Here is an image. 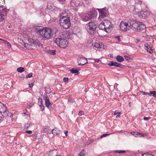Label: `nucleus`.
I'll return each mask as SVG.
<instances>
[{
  "instance_id": "48",
  "label": "nucleus",
  "mask_w": 156,
  "mask_h": 156,
  "mask_svg": "<svg viewBox=\"0 0 156 156\" xmlns=\"http://www.w3.org/2000/svg\"><path fill=\"white\" fill-rule=\"evenodd\" d=\"M58 1H59L61 3H63L66 0H58Z\"/></svg>"
},
{
  "instance_id": "55",
  "label": "nucleus",
  "mask_w": 156,
  "mask_h": 156,
  "mask_svg": "<svg viewBox=\"0 0 156 156\" xmlns=\"http://www.w3.org/2000/svg\"><path fill=\"white\" fill-rule=\"evenodd\" d=\"M2 117H0V120H1V119H2Z\"/></svg>"
},
{
  "instance_id": "8",
  "label": "nucleus",
  "mask_w": 156,
  "mask_h": 156,
  "mask_svg": "<svg viewBox=\"0 0 156 156\" xmlns=\"http://www.w3.org/2000/svg\"><path fill=\"white\" fill-rule=\"evenodd\" d=\"M120 26V29L124 31H127L130 29L129 23L123 22H122L121 23Z\"/></svg>"
},
{
  "instance_id": "30",
  "label": "nucleus",
  "mask_w": 156,
  "mask_h": 156,
  "mask_svg": "<svg viewBox=\"0 0 156 156\" xmlns=\"http://www.w3.org/2000/svg\"><path fill=\"white\" fill-rule=\"evenodd\" d=\"M114 115H117L116 116V117L117 118H118V117H119L120 116L121 113L120 112H117L116 111H115L114 112Z\"/></svg>"
},
{
  "instance_id": "54",
  "label": "nucleus",
  "mask_w": 156,
  "mask_h": 156,
  "mask_svg": "<svg viewBox=\"0 0 156 156\" xmlns=\"http://www.w3.org/2000/svg\"><path fill=\"white\" fill-rule=\"evenodd\" d=\"M133 132H131V133L132 134V135H133Z\"/></svg>"
},
{
  "instance_id": "9",
  "label": "nucleus",
  "mask_w": 156,
  "mask_h": 156,
  "mask_svg": "<svg viewBox=\"0 0 156 156\" xmlns=\"http://www.w3.org/2000/svg\"><path fill=\"white\" fill-rule=\"evenodd\" d=\"M129 23L130 28H131L134 30L137 31L139 22L136 23L134 20H132Z\"/></svg>"
},
{
  "instance_id": "45",
  "label": "nucleus",
  "mask_w": 156,
  "mask_h": 156,
  "mask_svg": "<svg viewBox=\"0 0 156 156\" xmlns=\"http://www.w3.org/2000/svg\"><path fill=\"white\" fill-rule=\"evenodd\" d=\"M140 92L143 95H144V94H147H147H149V93H146L145 92H144V91H141Z\"/></svg>"
},
{
  "instance_id": "4",
  "label": "nucleus",
  "mask_w": 156,
  "mask_h": 156,
  "mask_svg": "<svg viewBox=\"0 0 156 156\" xmlns=\"http://www.w3.org/2000/svg\"><path fill=\"white\" fill-rule=\"evenodd\" d=\"M98 24L95 21H91L86 26V28L87 31L90 34H92L95 30Z\"/></svg>"
},
{
  "instance_id": "40",
  "label": "nucleus",
  "mask_w": 156,
  "mask_h": 156,
  "mask_svg": "<svg viewBox=\"0 0 156 156\" xmlns=\"http://www.w3.org/2000/svg\"><path fill=\"white\" fill-rule=\"evenodd\" d=\"M63 80L65 82H68V78L64 77L63 78Z\"/></svg>"
},
{
  "instance_id": "17",
  "label": "nucleus",
  "mask_w": 156,
  "mask_h": 156,
  "mask_svg": "<svg viewBox=\"0 0 156 156\" xmlns=\"http://www.w3.org/2000/svg\"><path fill=\"white\" fill-rule=\"evenodd\" d=\"M81 18L82 20L83 21H87L88 20H90L88 17L87 14H83L81 16Z\"/></svg>"
},
{
  "instance_id": "51",
  "label": "nucleus",
  "mask_w": 156,
  "mask_h": 156,
  "mask_svg": "<svg viewBox=\"0 0 156 156\" xmlns=\"http://www.w3.org/2000/svg\"><path fill=\"white\" fill-rule=\"evenodd\" d=\"M0 40H1V41H4V43L5 42H6V41L5 40L2 38H0Z\"/></svg>"
},
{
  "instance_id": "10",
  "label": "nucleus",
  "mask_w": 156,
  "mask_h": 156,
  "mask_svg": "<svg viewBox=\"0 0 156 156\" xmlns=\"http://www.w3.org/2000/svg\"><path fill=\"white\" fill-rule=\"evenodd\" d=\"M43 98L45 101V104L46 106L49 108L50 106H51V104L50 102L47 94L44 93V94Z\"/></svg>"
},
{
  "instance_id": "34",
  "label": "nucleus",
  "mask_w": 156,
  "mask_h": 156,
  "mask_svg": "<svg viewBox=\"0 0 156 156\" xmlns=\"http://www.w3.org/2000/svg\"><path fill=\"white\" fill-rule=\"evenodd\" d=\"M39 106L41 107V108L42 109V111H43L44 109V107L42 104L40 105Z\"/></svg>"
},
{
  "instance_id": "24",
  "label": "nucleus",
  "mask_w": 156,
  "mask_h": 156,
  "mask_svg": "<svg viewBox=\"0 0 156 156\" xmlns=\"http://www.w3.org/2000/svg\"><path fill=\"white\" fill-rule=\"evenodd\" d=\"M17 71L18 72L21 73L24 71V69L23 67H20L17 68Z\"/></svg>"
},
{
  "instance_id": "20",
  "label": "nucleus",
  "mask_w": 156,
  "mask_h": 156,
  "mask_svg": "<svg viewBox=\"0 0 156 156\" xmlns=\"http://www.w3.org/2000/svg\"><path fill=\"white\" fill-rule=\"evenodd\" d=\"M116 59L118 62H122L124 61V58L121 56L118 55L116 57Z\"/></svg>"
},
{
  "instance_id": "32",
  "label": "nucleus",
  "mask_w": 156,
  "mask_h": 156,
  "mask_svg": "<svg viewBox=\"0 0 156 156\" xmlns=\"http://www.w3.org/2000/svg\"><path fill=\"white\" fill-rule=\"evenodd\" d=\"M49 53L50 54L53 55L55 54V51L54 50H50L49 51Z\"/></svg>"
},
{
  "instance_id": "41",
  "label": "nucleus",
  "mask_w": 156,
  "mask_h": 156,
  "mask_svg": "<svg viewBox=\"0 0 156 156\" xmlns=\"http://www.w3.org/2000/svg\"><path fill=\"white\" fill-rule=\"evenodd\" d=\"M5 43H6V44H7V45L9 46H11V44H10V43H9V42L7 41H6V42H5Z\"/></svg>"
},
{
  "instance_id": "18",
  "label": "nucleus",
  "mask_w": 156,
  "mask_h": 156,
  "mask_svg": "<svg viewBox=\"0 0 156 156\" xmlns=\"http://www.w3.org/2000/svg\"><path fill=\"white\" fill-rule=\"evenodd\" d=\"M0 112L4 117H6L8 116L9 112L7 110V108H5V110L3 109V111L1 112Z\"/></svg>"
},
{
  "instance_id": "31",
  "label": "nucleus",
  "mask_w": 156,
  "mask_h": 156,
  "mask_svg": "<svg viewBox=\"0 0 156 156\" xmlns=\"http://www.w3.org/2000/svg\"><path fill=\"white\" fill-rule=\"evenodd\" d=\"M38 104L40 105L42 104V99L39 98H38Z\"/></svg>"
},
{
  "instance_id": "14",
  "label": "nucleus",
  "mask_w": 156,
  "mask_h": 156,
  "mask_svg": "<svg viewBox=\"0 0 156 156\" xmlns=\"http://www.w3.org/2000/svg\"><path fill=\"white\" fill-rule=\"evenodd\" d=\"M148 134V133H145L144 134H142L139 133L137 132H134L133 133V135L135 137H142L143 136H146Z\"/></svg>"
},
{
  "instance_id": "3",
  "label": "nucleus",
  "mask_w": 156,
  "mask_h": 156,
  "mask_svg": "<svg viewBox=\"0 0 156 156\" xmlns=\"http://www.w3.org/2000/svg\"><path fill=\"white\" fill-rule=\"evenodd\" d=\"M99 27L100 29L105 30L106 32H108L112 29L113 25L110 21L105 20L99 24Z\"/></svg>"
},
{
  "instance_id": "35",
  "label": "nucleus",
  "mask_w": 156,
  "mask_h": 156,
  "mask_svg": "<svg viewBox=\"0 0 156 156\" xmlns=\"http://www.w3.org/2000/svg\"><path fill=\"white\" fill-rule=\"evenodd\" d=\"M151 118L150 117H144V119L145 120L147 121Z\"/></svg>"
},
{
  "instance_id": "25",
  "label": "nucleus",
  "mask_w": 156,
  "mask_h": 156,
  "mask_svg": "<svg viewBox=\"0 0 156 156\" xmlns=\"http://www.w3.org/2000/svg\"><path fill=\"white\" fill-rule=\"evenodd\" d=\"M86 151L84 149L79 154V156H84L85 154Z\"/></svg>"
},
{
  "instance_id": "26",
  "label": "nucleus",
  "mask_w": 156,
  "mask_h": 156,
  "mask_svg": "<svg viewBox=\"0 0 156 156\" xmlns=\"http://www.w3.org/2000/svg\"><path fill=\"white\" fill-rule=\"evenodd\" d=\"M141 8L142 9H144L147 8V6L144 3H141Z\"/></svg>"
},
{
  "instance_id": "52",
  "label": "nucleus",
  "mask_w": 156,
  "mask_h": 156,
  "mask_svg": "<svg viewBox=\"0 0 156 156\" xmlns=\"http://www.w3.org/2000/svg\"><path fill=\"white\" fill-rule=\"evenodd\" d=\"M129 105L130 107H131V102H129Z\"/></svg>"
},
{
  "instance_id": "37",
  "label": "nucleus",
  "mask_w": 156,
  "mask_h": 156,
  "mask_svg": "<svg viewBox=\"0 0 156 156\" xmlns=\"http://www.w3.org/2000/svg\"><path fill=\"white\" fill-rule=\"evenodd\" d=\"M124 57L127 60L129 61L130 60V58L129 57L126 56H125Z\"/></svg>"
},
{
  "instance_id": "12",
  "label": "nucleus",
  "mask_w": 156,
  "mask_h": 156,
  "mask_svg": "<svg viewBox=\"0 0 156 156\" xmlns=\"http://www.w3.org/2000/svg\"><path fill=\"white\" fill-rule=\"evenodd\" d=\"M87 63V59L84 58H80L78 61V64L79 65L83 66Z\"/></svg>"
},
{
  "instance_id": "13",
  "label": "nucleus",
  "mask_w": 156,
  "mask_h": 156,
  "mask_svg": "<svg viewBox=\"0 0 156 156\" xmlns=\"http://www.w3.org/2000/svg\"><path fill=\"white\" fill-rule=\"evenodd\" d=\"M138 26L137 31L143 30L145 29L146 27L145 25L142 22H139Z\"/></svg>"
},
{
  "instance_id": "49",
  "label": "nucleus",
  "mask_w": 156,
  "mask_h": 156,
  "mask_svg": "<svg viewBox=\"0 0 156 156\" xmlns=\"http://www.w3.org/2000/svg\"><path fill=\"white\" fill-rule=\"evenodd\" d=\"M29 87H31L33 86V84L32 83L29 84Z\"/></svg>"
},
{
  "instance_id": "15",
  "label": "nucleus",
  "mask_w": 156,
  "mask_h": 156,
  "mask_svg": "<svg viewBox=\"0 0 156 156\" xmlns=\"http://www.w3.org/2000/svg\"><path fill=\"white\" fill-rule=\"evenodd\" d=\"M145 47V49L147 52L150 53H152L153 52V51L151 48V47L149 46L148 44H146L144 45Z\"/></svg>"
},
{
  "instance_id": "27",
  "label": "nucleus",
  "mask_w": 156,
  "mask_h": 156,
  "mask_svg": "<svg viewBox=\"0 0 156 156\" xmlns=\"http://www.w3.org/2000/svg\"><path fill=\"white\" fill-rule=\"evenodd\" d=\"M70 72L73 73H78L79 71L77 69H72L70 70Z\"/></svg>"
},
{
  "instance_id": "1",
  "label": "nucleus",
  "mask_w": 156,
  "mask_h": 156,
  "mask_svg": "<svg viewBox=\"0 0 156 156\" xmlns=\"http://www.w3.org/2000/svg\"><path fill=\"white\" fill-rule=\"evenodd\" d=\"M36 31L39 34L40 37L43 40H48L53 37L54 32L52 29L49 27L40 28L38 27Z\"/></svg>"
},
{
  "instance_id": "22",
  "label": "nucleus",
  "mask_w": 156,
  "mask_h": 156,
  "mask_svg": "<svg viewBox=\"0 0 156 156\" xmlns=\"http://www.w3.org/2000/svg\"><path fill=\"white\" fill-rule=\"evenodd\" d=\"M87 15L90 19V20L94 17V12L92 11H90Z\"/></svg>"
},
{
  "instance_id": "53",
  "label": "nucleus",
  "mask_w": 156,
  "mask_h": 156,
  "mask_svg": "<svg viewBox=\"0 0 156 156\" xmlns=\"http://www.w3.org/2000/svg\"><path fill=\"white\" fill-rule=\"evenodd\" d=\"M0 3H1V2H0ZM0 11H2V7H0Z\"/></svg>"
},
{
  "instance_id": "6",
  "label": "nucleus",
  "mask_w": 156,
  "mask_h": 156,
  "mask_svg": "<svg viewBox=\"0 0 156 156\" xmlns=\"http://www.w3.org/2000/svg\"><path fill=\"white\" fill-rule=\"evenodd\" d=\"M97 9L99 12V16L98 17L99 20H101L106 16L107 15V10L106 8L98 9Z\"/></svg>"
},
{
  "instance_id": "39",
  "label": "nucleus",
  "mask_w": 156,
  "mask_h": 156,
  "mask_svg": "<svg viewBox=\"0 0 156 156\" xmlns=\"http://www.w3.org/2000/svg\"><path fill=\"white\" fill-rule=\"evenodd\" d=\"M30 126V124L28 123L26 124L25 125V128L26 129H28Z\"/></svg>"
},
{
  "instance_id": "28",
  "label": "nucleus",
  "mask_w": 156,
  "mask_h": 156,
  "mask_svg": "<svg viewBox=\"0 0 156 156\" xmlns=\"http://www.w3.org/2000/svg\"><path fill=\"white\" fill-rule=\"evenodd\" d=\"M115 152L116 153H118L119 154L125 153L126 152L125 150H116L115 151Z\"/></svg>"
},
{
  "instance_id": "50",
  "label": "nucleus",
  "mask_w": 156,
  "mask_h": 156,
  "mask_svg": "<svg viewBox=\"0 0 156 156\" xmlns=\"http://www.w3.org/2000/svg\"><path fill=\"white\" fill-rule=\"evenodd\" d=\"M116 38L119 40H120V36H117Z\"/></svg>"
},
{
  "instance_id": "36",
  "label": "nucleus",
  "mask_w": 156,
  "mask_h": 156,
  "mask_svg": "<svg viewBox=\"0 0 156 156\" xmlns=\"http://www.w3.org/2000/svg\"><path fill=\"white\" fill-rule=\"evenodd\" d=\"M110 134H103V135H101V138H102L103 137H105V136H107L109 135Z\"/></svg>"
},
{
  "instance_id": "38",
  "label": "nucleus",
  "mask_w": 156,
  "mask_h": 156,
  "mask_svg": "<svg viewBox=\"0 0 156 156\" xmlns=\"http://www.w3.org/2000/svg\"><path fill=\"white\" fill-rule=\"evenodd\" d=\"M84 114V112L83 111H80L79 112V115H81Z\"/></svg>"
},
{
  "instance_id": "19",
  "label": "nucleus",
  "mask_w": 156,
  "mask_h": 156,
  "mask_svg": "<svg viewBox=\"0 0 156 156\" xmlns=\"http://www.w3.org/2000/svg\"><path fill=\"white\" fill-rule=\"evenodd\" d=\"M60 130H59L56 128H55L52 130V133L53 134H59L60 133Z\"/></svg>"
},
{
  "instance_id": "2",
  "label": "nucleus",
  "mask_w": 156,
  "mask_h": 156,
  "mask_svg": "<svg viewBox=\"0 0 156 156\" xmlns=\"http://www.w3.org/2000/svg\"><path fill=\"white\" fill-rule=\"evenodd\" d=\"M68 11H65V12L62 13L63 15L60 16L61 19L59 20V23L63 28L67 29L71 26L70 20L68 17Z\"/></svg>"
},
{
  "instance_id": "44",
  "label": "nucleus",
  "mask_w": 156,
  "mask_h": 156,
  "mask_svg": "<svg viewBox=\"0 0 156 156\" xmlns=\"http://www.w3.org/2000/svg\"><path fill=\"white\" fill-rule=\"evenodd\" d=\"M26 133L29 134H31L32 133V132L31 130H27L26 131Z\"/></svg>"
},
{
  "instance_id": "5",
  "label": "nucleus",
  "mask_w": 156,
  "mask_h": 156,
  "mask_svg": "<svg viewBox=\"0 0 156 156\" xmlns=\"http://www.w3.org/2000/svg\"><path fill=\"white\" fill-rule=\"evenodd\" d=\"M55 43L60 47L65 48L68 46V42L66 40L61 38H57L55 41Z\"/></svg>"
},
{
  "instance_id": "16",
  "label": "nucleus",
  "mask_w": 156,
  "mask_h": 156,
  "mask_svg": "<svg viewBox=\"0 0 156 156\" xmlns=\"http://www.w3.org/2000/svg\"><path fill=\"white\" fill-rule=\"evenodd\" d=\"M109 66H114L116 67H119L121 66V64L119 63L114 62L113 61H111L108 64Z\"/></svg>"
},
{
  "instance_id": "47",
  "label": "nucleus",
  "mask_w": 156,
  "mask_h": 156,
  "mask_svg": "<svg viewBox=\"0 0 156 156\" xmlns=\"http://www.w3.org/2000/svg\"><path fill=\"white\" fill-rule=\"evenodd\" d=\"M64 133L66 134V136H67V133H68V131L67 130H64Z\"/></svg>"
},
{
  "instance_id": "23",
  "label": "nucleus",
  "mask_w": 156,
  "mask_h": 156,
  "mask_svg": "<svg viewBox=\"0 0 156 156\" xmlns=\"http://www.w3.org/2000/svg\"><path fill=\"white\" fill-rule=\"evenodd\" d=\"M6 108V107L4 105L0 102V112L3 111V109Z\"/></svg>"
},
{
  "instance_id": "7",
  "label": "nucleus",
  "mask_w": 156,
  "mask_h": 156,
  "mask_svg": "<svg viewBox=\"0 0 156 156\" xmlns=\"http://www.w3.org/2000/svg\"><path fill=\"white\" fill-rule=\"evenodd\" d=\"M136 11L138 12V15L139 17L141 19H146L150 15V13L147 11L144 12H139L138 10L137 11L136 9L135 8Z\"/></svg>"
},
{
  "instance_id": "29",
  "label": "nucleus",
  "mask_w": 156,
  "mask_h": 156,
  "mask_svg": "<svg viewBox=\"0 0 156 156\" xmlns=\"http://www.w3.org/2000/svg\"><path fill=\"white\" fill-rule=\"evenodd\" d=\"M4 16L3 14H2L1 12H0V22L2 21L4 19V18L3 17V16Z\"/></svg>"
},
{
  "instance_id": "11",
  "label": "nucleus",
  "mask_w": 156,
  "mask_h": 156,
  "mask_svg": "<svg viewBox=\"0 0 156 156\" xmlns=\"http://www.w3.org/2000/svg\"><path fill=\"white\" fill-rule=\"evenodd\" d=\"M92 46L94 47L97 48H105V46L101 42H96L95 43L93 44Z\"/></svg>"
},
{
  "instance_id": "42",
  "label": "nucleus",
  "mask_w": 156,
  "mask_h": 156,
  "mask_svg": "<svg viewBox=\"0 0 156 156\" xmlns=\"http://www.w3.org/2000/svg\"><path fill=\"white\" fill-rule=\"evenodd\" d=\"M94 60L95 62H98L100 61V60L98 59H94Z\"/></svg>"
},
{
  "instance_id": "33",
  "label": "nucleus",
  "mask_w": 156,
  "mask_h": 156,
  "mask_svg": "<svg viewBox=\"0 0 156 156\" xmlns=\"http://www.w3.org/2000/svg\"><path fill=\"white\" fill-rule=\"evenodd\" d=\"M0 7H2V11L4 10L3 11L5 12L6 11V9H5V7L3 6L1 3H0Z\"/></svg>"
},
{
  "instance_id": "43",
  "label": "nucleus",
  "mask_w": 156,
  "mask_h": 156,
  "mask_svg": "<svg viewBox=\"0 0 156 156\" xmlns=\"http://www.w3.org/2000/svg\"><path fill=\"white\" fill-rule=\"evenodd\" d=\"M32 76V74L30 73H29L28 75V76H27V77H28V78H30Z\"/></svg>"
},
{
  "instance_id": "56",
  "label": "nucleus",
  "mask_w": 156,
  "mask_h": 156,
  "mask_svg": "<svg viewBox=\"0 0 156 156\" xmlns=\"http://www.w3.org/2000/svg\"><path fill=\"white\" fill-rule=\"evenodd\" d=\"M69 156H73V155H69Z\"/></svg>"
},
{
  "instance_id": "46",
  "label": "nucleus",
  "mask_w": 156,
  "mask_h": 156,
  "mask_svg": "<svg viewBox=\"0 0 156 156\" xmlns=\"http://www.w3.org/2000/svg\"><path fill=\"white\" fill-rule=\"evenodd\" d=\"M142 156H153V155H149L147 154H144L142 155Z\"/></svg>"
},
{
  "instance_id": "21",
  "label": "nucleus",
  "mask_w": 156,
  "mask_h": 156,
  "mask_svg": "<svg viewBox=\"0 0 156 156\" xmlns=\"http://www.w3.org/2000/svg\"><path fill=\"white\" fill-rule=\"evenodd\" d=\"M148 95L150 96H152L156 98V91L154 90L153 91H150L149 94H147Z\"/></svg>"
}]
</instances>
